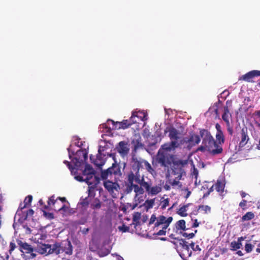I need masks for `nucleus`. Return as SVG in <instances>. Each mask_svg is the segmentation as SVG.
<instances>
[{
  "instance_id": "2eb2a0df",
  "label": "nucleus",
  "mask_w": 260,
  "mask_h": 260,
  "mask_svg": "<svg viewBox=\"0 0 260 260\" xmlns=\"http://www.w3.org/2000/svg\"><path fill=\"white\" fill-rule=\"evenodd\" d=\"M47 203L48 205H45L44 207V209L46 210H48L49 209V206L51 205L53 206L54 210L56 211H63L66 212L68 209V207L64 204L62 205L60 207L55 206V204H58L59 202H57V200L55 199L54 195H52L49 198Z\"/></svg>"
},
{
  "instance_id": "ddd939ff",
  "label": "nucleus",
  "mask_w": 260,
  "mask_h": 260,
  "mask_svg": "<svg viewBox=\"0 0 260 260\" xmlns=\"http://www.w3.org/2000/svg\"><path fill=\"white\" fill-rule=\"evenodd\" d=\"M203 145L206 147L207 150L210 151L213 155L221 153L222 151V148L217 145L213 137Z\"/></svg>"
},
{
  "instance_id": "412c9836",
  "label": "nucleus",
  "mask_w": 260,
  "mask_h": 260,
  "mask_svg": "<svg viewBox=\"0 0 260 260\" xmlns=\"http://www.w3.org/2000/svg\"><path fill=\"white\" fill-rule=\"evenodd\" d=\"M200 135L201 137L202 138V144L207 142L213 137L211 136L210 132L207 129H201L200 131Z\"/></svg>"
},
{
  "instance_id": "cd10ccee",
  "label": "nucleus",
  "mask_w": 260,
  "mask_h": 260,
  "mask_svg": "<svg viewBox=\"0 0 260 260\" xmlns=\"http://www.w3.org/2000/svg\"><path fill=\"white\" fill-rule=\"evenodd\" d=\"M32 200V197L31 195L27 196L24 200L23 205L22 204H20L19 208L21 209H24L27 206H29Z\"/></svg>"
},
{
  "instance_id": "72a5a7b5",
  "label": "nucleus",
  "mask_w": 260,
  "mask_h": 260,
  "mask_svg": "<svg viewBox=\"0 0 260 260\" xmlns=\"http://www.w3.org/2000/svg\"><path fill=\"white\" fill-rule=\"evenodd\" d=\"M75 178L79 181H85L87 184L89 185L92 184V182L89 181L88 177H85V178H83V176L78 175L75 176Z\"/></svg>"
},
{
  "instance_id": "58836bf2",
  "label": "nucleus",
  "mask_w": 260,
  "mask_h": 260,
  "mask_svg": "<svg viewBox=\"0 0 260 260\" xmlns=\"http://www.w3.org/2000/svg\"><path fill=\"white\" fill-rule=\"evenodd\" d=\"M161 208L162 209H165L169 204V199L167 198L164 199L163 201L161 202Z\"/></svg>"
},
{
  "instance_id": "5fc2aeb1",
  "label": "nucleus",
  "mask_w": 260,
  "mask_h": 260,
  "mask_svg": "<svg viewBox=\"0 0 260 260\" xmlns=\"http://www.w3.org/2000/svg\"><path fill=\"white\" fill-rule=\"evenodd\" d=\"M26 214L27 216H32L33 214H34V211L32 209H30L27 211Z\"/></svg>"
},
{
  "instance_id": "4468645a",
  "label": "nucleus",
  "mask_w": 260,
  "mask_h": 260,
  "mask_svg": "<svg viewBox=\"0 0 260 260\" xmlns=\"http://www.w3.org/2000/svg\"><path fill=\"white\" fill-rule=\"evenodd\" d=\"M139 187H141L140 190L134 189V192L136 193V196L143 194L145 190L147 192L149 190V188L152 185V182L150 180L146 181L144 179V175L140 180V181L138 183Z\"/></svg>"
},
{
  "instance_id": "c03bdc74",
  "label": "nucleus",
  "mask_w": 260,
  "mask_h": 260,
  "mask_svg": "<svg viewBox=\"0 0 260 260\" xmlns=\"http://www.w3.org/2000/svg\"><path fill=\"white\" fill-rule=\"evenodd\" d=\"M16 248V244L13 242H11L10 243V249L9 250V253L11 254Z\"/></svg>"
},
{
  "instance_id": "0eeeda50",
  "label": "nucleus",
  "mask_w": 260,
  "mask_h": 260,
  "mask_svg": "<svg viewBox=\"0 0 260 260\" xmlns=\"http://www.w3.org/2000/svg\"><path fill=\"white\" fill-rule=\"evenodd\" d=\"M88 153L85 149H80L78 150L75 156L72 159V162L74 164L75 167L77 168H80L84 161H86L88 158Z\"/></svg>"
},
{
  "instance_id": "9b49d317",
  "label": "nucleus",
  "mask_w": 260,
  "mask_h": 260,
  "mask_svg": "<svg viewBox=\"0 0 260 260\" xmlns=\"http://www.w3.org/2000/svg\"><path fill=\"white\" fill-rule=\"evenodd\" d=\"M118 181L109 179H107L104 181V187L114 198L115 197V196L116 195V193H118L120 190V185L118 183Z\"/></svg>"
},
{
  "instance_id": "4c0bfd02",
  "label": "nucleus",
  "mask_w": 260,
  "mask_h": 260,
  "mask_svg": "<svg viewBox=\"0 0 260 260\" xmlns=\"http://www.w3.org/2000/svg\"><path fill=\"white\" fill-rule=\"evenodd\" d=\"M222 118L223 120L225 122L226 124L230 123L229 118V111L228 109L225 110L224 112L222 115Z\"/></svg>"
},
{
  "instance_id": "603ef678",
  "label": "nucleus",
  "mask_w": 260,
  "mask_h": 260,
  "mask_svg": "<svg viewBox=\"0 0 260 260\" xmlns=\"http://www.w3.org/2000/svg\"><path fill=\"white\" fill-rule=\"evenodd\" d=\"M214 187V186H213V185L209 189L207 192L204 195V197H205V196H208L211 192H212L214 190V189H213Z\"/></svg>"
},
{
  "instance_id": "dca6fc26",
  "label": "nucleus",
  "mask_w": 260,
  "mask_h": 260,
  "mask_svg": "<svg viewBox=\"0 0 260 260\" xmlns=\"http://www.w3.org/2000/svg\"><path fill=\"white\" fill-rule=\"evenodd\" d=\"M258 76H260V71L253 70L240 77L239 78V81L251 82L254 77Z\"/></svg>"
},
{
  "instance_id": "f257e3e1",
  "label": "nucleus",
  "mask_w": 260,
  "mask_h": 260,
  "mask_svg": "<svg viewBox=\"0 0 260 260\" xmlns=\"http://www.w3.org/2000/svg\"><path fill=\"white\" fill-rule=\"evenodd\" d=\"M141 167V162L137 159H134L132 165V168L126 175L127 183L124 192L125 194L131 193L134 189L140 190L141 187H139L138 183L140 181L143 175L140 173V169Z\"/></svg>"
},
{
  "instance_id": "0e129e2a",
  "label": "nucleus",
  "mask_w": 260,
  "mask_h": 260,
  "mask_svg": "<svg viewBox=\"0 0 260 260\" xmlns=\"http://www.w3.org/2000/svg\"><path fill=\"white\" fill-rule=\"evenodd\" d=\"M139 216H140V214H139V216L138 217H137L136 216H134L133 217V220L134 221H136L137 219H138L139 218Z\"/></svg>"
},
{
  "instance_id": "20e7f679",
  "label": "nucleus",
  "mask_w": 260,
  "mask_h": 260,
  "mask_svg": "<svg viewBox=\"0 0 260 260\" xmlns=\"http://www.w3.org/2000/svg\"><path fill=\"white\" fill-rule=\"evenodd\" d=\"M173 220L171 216L166 218L164 215H160L158 217L157 221L154 223V230L157 231L155 235L158 236L165 235L166 229Z\"/></svg>"
},
{
  "instance_id": "c9c22d12",
  "label": "nucleus",
  "mask_w": 260,
  "mask_h": 260,
  "mask_svg": "<svg viewBox=\"0 0 260 260\" xmlns=\"http://www.w3.org/2000/svg\"><path fill=\"white\" fill-rule=\"evenodd\" d=\"M63 163L68 166V168L70 169L72 173L76 172L77 170L79 169L76 168V167H73V166L71 164L70 162L68 161V160H64Z\"/></svg>"
},
{
  "instance_id": "423d86ee",
  "label": "nucleus",
  "mask_w": 260,
  "mask_h": 260,
  "mask_svg": "<svg viewBox=\"0 0 260 260\" xmlns=\"http://www.w3.org/2000/svg\"><path fill=\"white\" fill-rule=\"evenodd\" d=\"M169 137L171 140L170 142L166 143L165 145L175 149L179 147L181 143L179 142L181 133L175 127L171 126L168 128Z\"/></svg>"
},
{
  "instance_id": "6e6552de",
  "label": "nucleus",
  "mask_w": 260,
  "mask_h": 260,
  "mask_svg": "<svg viewBox=\"0 0 260 260\" xmlns=\"http://www.w3.org/2000/svg\"><path fill=\"white\" fill-rule=\"evenodd\" d=\"M136 117H138V113L136 112H133L132 115L129 120H123L121 122H114L113 120L109 119L108 121H111L113 126H115L114 128L116 129H125L132 125L133 123L136 122V121L133 120Z\"/></svg>"
},
{
  "instance_id": "052dcab7",
  "label": "nucleus",
  "mask_w": 260,
  "mask_h": 260,
  "mask_svg": "<svg viewBox=\"0 0 260 260\" xmlns=\"http://www.w3.org/2000/svg\"><path fill=\"white\" fill-rule=\"evenodd\" d=\"M236 253L239 256H243V252L241 250L238 251Z\"/></svg>"
},
{
  "instance_id": "c85d7f7f",
  "label": "nucleus",
  "mask_w": 260,
  "mask_h": 260,
  "mask_svg": "<svg viewBox=\"0 0 260 260\" xmlns=\"http://www.w3.org/2000/svg\"><path fill=\"white\" fill-rule=\"evenodd\" d=\"M201 141V139L199 136L197 135H192L190 136L187 140V142L190 143H194V144H199Z\"/></svg>"
},
{
  "instance_id": "39448f33",
  "label": "nucleus",
  "mask_w": 260,
  "mask_h": 260,
  "mask_svg": "<svg viewBox=\"0 0 260 260\" xmlns=\"http://www.w3.org/2000/svg\"><path fill=\"white\" fill-rule=\"evenodd\" d=\"M53 251L55 255L63 252L68 255H71L73 253V247L71 242L67 240L61 243L55 242L54 243Z\"/></svg>"
},
{
  "instance_id": "2f4dec72",
  "label": "nucleus",
  "mask_w": 260,
  "mask_h": 260,
  "mask_svg": "<svg viewBox=\"0 0 260 260\" xmlns=\"http://www.w3.org/2000/svg\"><path fill=\"white\" fill-rule=\"evenodd\" d=\"M141 162V167L142 166V164L144 165L145 169L150 173H152L154 172V170L152 169L151 165L146 160L140 161Z\"/></svg>"
},
{
  "instance_id": "79ce46f5",
  "label": "nucleus",
  "mask_w": 260,
  "mask_h": 260,
  "mask_svg": "<svg viewBox=\"0 0 260 260\" xmlns=\"http://www.w3.org/2000/svg\"><path fill=\"white\" fill-rule=\"evenodd\" d=\"M189 246H190V247L192 248V249L193 250V251H200L201 250V248L200 247L199 245H195V243L194 242H191Z\"/></svg>"
},
{
  "instance_id": "49530a36",
  "label": "nucleus",
  "mask_w": 260,
  "mask_h": 260,
  "mask_svg": "<svg viewBox=\"0 0 260 260\" xmlns=\"http://www.w3.org/2000/svg\"><path fill=\"white\" fill-rule=\"evenodd\" d=\"M194 233H191L188 234L187 233H183L182 234V236L185 238H187L188 239H191L194 237Z\"/></svg>"
},
{
  "instance_id": "37998d69",
  "label": "nucleus",
  "mask_w": 260,
  "mask_h": 260,
  "mask_svg": "<svg viewBox=\"0 0 260 260\" xmlns=\"http://www.w3.org/2000/svg\"><path fill=\"white\" fill-rule=\"evenodd\" d=\"M253 249V246L251 243H246L245 245V250L247 252H250Z\"/></svg>"
},
{
  "instance_id": "864d4df0",
  "label": "nucleus",
  "mask_w": 260,
  "mask_h": 260,
  "mask_svg": "<svg viewBox=\"0 0 260 260\" xmlns=\"http://www.w3.org/2000/svg\"><path fill=\"white\" fill-rule=\"evenodd\" d=\"M199 225V223L198 222V220L196 219L194 220V223H193L192 227V228H197Z\"/></svg>"
},
{
  "instance_id": "3c124183",
  "label": "nucleus",
  "mask_w": 260,
  "mask_h": 260,
  "mask_svg": "<svg viewBox=\"0 0 260 260\" xmlns=\"http://www.w3.org/2000/svg\"><path fill=\"white\" fill-rule=\"evenodd\" d=\"M102 151H104L103 148H102L101 146H100L99 148V150H98V154H97V159H99V157H100V156L102 154Z\"/></svg>"
},
{
  "instance_id": "b1692460",
  "label": "nucleus",
  "mask_w": 260,
  "mask_h": 260,
  "mask_svg": "<svg viewBox=\"0 0 260 260\" xmlns=\"http://www.w3.org/2000/svg\"><path fill=\"white\" fill-rule=\"evenodd\" d=\"M191 204V203H188L181 207L177 211V213L182 217L186 216L187 215L186 213L187 209Z\"/></svg>"
},
{
  "instance_id": "393cba45",
  "label": "nucleus",
  "mask_w": 260,
  "mask_h": 260,
  "mask_svg": "<svg viewBox=\"0 0 260 260\" xmlns=\"http://www.w3.org/2000/svg\"><path fill=\"white\" fill-rule=\"evenodd\" d=\"M179 245L181 247L182 251H186L190 256L191 252L189 253V246L188 245V243L184 239H180L179 240Z\"/></svg>"
},
{
  "instance_id": "9d476101",
  "label": "nucleus",
  "mask_w": 260,
  "mask_h": 260,
  "mask_svg": "<svg viewBox=\"0 0 260 260\" xmlns=\"http://www.w3.org/2000/svg\"><path fill=\"white\" fill-rule=\"evenodd\" d=\"M173 164L172 170V173L176 176H179L178 179H181L183 174L184 173L183 167L187 164L186 160L181 159H174L172 162Z\"/></svg>"
},
{
  "instance_id": "a18cd8bd",
  "label": "nucleus",
  "mask_w": 260,
  "mask_h": 260,
  "mask_svg": "<svg viewBox=\"0 0 260 260\" xmlns=\"http://www.w3.org/2000/svg\"><path fill=\"white\" fill-rule=\"evenodd\" d=\"M158 217H156L154 214H152L151 216V218L150 219L149 224H152L157 221Z\"/></svg>"
},
{
  "instance_id": "6e6d98bb",
  "label": "nucleus",
  "mask_w": 260,
  "mask_h": 260,
  "mask_svg": "<svg viewBox=\"0 0 260 260\" xmlns=\"http://www.w3.org/2000/svg\"><path fill=\"white\" fill-rule=\"evenodd\" d=\"M57 201L58 200H60L62 203H64L66 202V199L64 197H58L56 199Z\"/></svg>"
},
{
  "instance_id": "13d9d810",
  "label": "nucleus",
  "mask_w": 260,
  "mask_h": 260,
  "mask_svg": "<svg viewBox=\"0 0 260 260\" xmlns=\"http://www.w3.org/2000/svg\"><path fill=\"white\" fill-rule=\"evenodd\" d=\"M240 194L242 198H245L246 197V196L247 195V194L244 191H241L240 192Z\"/></svg>"
},
{
  "instance_id": "4be33fe9",
  "label": "nucleus",
  "mask_w": 260,
  "mask_h": 260,
  "mask_svg": "<svg viewBox=\"0 0 260 260\" xmlns=\"http://www.w3.org/2000/svg\"><path fill=\"white\" fill-rule=\"evenodd\" d=\"M213 186H214L215 189L219 193V194L223 197L225 183L221 180H218L216 183L213 185Z\"/></svg>"
},
{
  "instance_id": "8fccbe9b",
  "label": "nucleus",
  "mask_w": 260,
  "mask_h": 260,
  "mask_svg": "<svg viewBox=\"0 0 260 260\" xmlns=\"http://www.w3.org/2000/svg\"><path fill=\"white\" fill-rule=\"evenodd\" d=\"M137 206H138V204L137 203H135V204H129V203H127V205H126L127 208L128 209L129 208L132 210L135 209V208H136L137 207Z\"/></svg>"
},
{
  "instance_id": "a878e982",
  "label": "nucleus",
  "mask_w": 260,
  "mask_h": 260,
  "mask_svg": "<svg viewBox=\"0 0 260 260\" xmlns=\"http://www.w3.org/2000/svg\"><path fill=\"white\" fill-rule=\"evenodd\" d=\"M185 221L183 219L178 220L175 224V226L177 230H182L183 231H186Z\"/></svg>"
},
{
  "instance_id": "e433bc0d",
  "label": "nucleus",
  "mask_w": 260,
  "mask_h": 260,
  "mask_svg": "<svg viewBox=\"0 0 260 260\" xmlns=\"http://www.w3.org/2000/svg\"><path fill=\"white\" fill-rule=\"evenodd\" d=\"M198 210H202L204 211L205 213H208L211 211V207L208 205H200Z\"/></svg>"
},
{
  "instance_id": "09e8293b",
  "label": "nucleus",
  "mask_w": 260,
  "mask_h": 260,
  "mask_svg": "<svg viewBox=\"0 0 260 260\" xmlns=\"http://www.w3.org/2000/svg\"><path fill=\"white\" fill-rule=\"evenodd\" d=\"M227 126V131L228 133L231 135L232 136L233 134V129L232 126H231L230 123L228 124H226Z\"/></svg>"
},
{
  "instance_id": "bb28decb",
  "label": "nucleus",
  "mask_w": 260,
  "mask_h": 260,
  "mask_svg": "<svg viewBox=\"0 0 260 260\" xmlns=\"http://www.w3.org/2000/svg\"><path fill=\"white\" fill-rule=\"evenodd\" d=\"M161 191V188L160 186L155 185L154 186H150L149 190L147 191L148 194L151 195H156Z\"/></svg>"
},
{
  "instance_id": "de8ad7c7",
  "label": "nucleus",
  "mask_w": 260,
  "mask_h": 260,
  "mask_svg": "<svg viewBox=\"0 0 260 260\" xmlns=\"http://www.w3.org/2000/svg\"><path fill=\"white\" fill-rule=\"evenodd\" d=\"M247 205V201L245 200H242V201L239 203V206L242 208L243 210H245L246 209V206Z\"/></svg>"
},
{
  "instance_id": "5701e85b",
  "label": "nucleus",
  "mask_w": 260,
  "mask_h": 260,
  "mask_svg": "<svg viewBox=\"0 0 260 260\" xmlns=\"http://www.w3.org/2000/svg\"><path fill=\"white\" fill-rule=\"evenodd\" d=\"M243 240V237H239L238 238L237 241H232L230 244V249L232 251H236L240 249L242 246V240Z\"/></svg>"
},
{
  "instance_id": "338daca9",
  "label": "nucleus",
  "mask_w": 260,
  "mask_h": 260,
  "mask_svg": "<svg viewBox=\"0 0 260 260\" xmlns=\"http://www.w3.org/2000/svg\"><path fill=\"white\" fill-rule=\"evenodd\" d=\"M257 148L260 150V139L258 141V144H257Z\"/></svg>"
},
{
  "instance_id": "f03ea898",
  "label": "nucleus",
  "mask_w": 260,
  "mask_h": 260,
  "mask_svg": "<svg viewBox=\"0 0 260 260\" xmlns=\"http://www.w3.org/2000/svg\"><path fill=\"white\" fill-rule=\"evenodd\" d=\"M175 149L168 146V145L163 144L159 149L156 156V162L161 167H169L171 165L173 160L174 159V156L168 153Z\"/></svg>"
},
{
  "instance_id": "f8f14e48",
  "label": "nucleus",
  "mask_w": 260,
  "mask_h": 260,
  "mask_svg": "<svg viewBox=\"0 0 260 260\" xmlns=\"http://www.w3.org/2000/svg\"><path fill=\"white\" fill-rule=\"evenodd\" d=\"M53 244H43L41 242H38L37 246L35 247V252H38L40 254L45 255L53 254L54 253L53 251Z\"/></svg>"
},
{
  "instance_id": "c756f323",
  "label": "nucleus",
  "mask_w": 260,
  "mask_h": 260,
  "mask_svg": "<svg viewBox=\"0 0 260 260\" xmlns=\"http://www.w3.org/2000/svg\"><path fill=\"white\" fill-rule=\"evenodd\" d=\"M254 216V214L252 212H248L242 217L241 220L242 221L250 220L253 219Z\"/></svg>"
},
{
  "instance_id": "7ed1b4c3",
  "label": "nucleus",
  "mask_w": 260,
  "mask_h": 260,
  "mask_svg": "<svg viewBox=\"0 0 260 260\" xmlns=\"http://www.w3.org/2000/svg\"><path fill=\"white\" fill-rule=\"evenodd\" d=\"M121 168L120 164L115 161L111 167L101 171V177L102 179L103 180L109 179H113L114 181H120V178L122 174Z\"/></svg>"
},
{
  "instance_id": "69168bd1",
  "label": "nucleus",
  "mask_w": 260,
  "mask_h": 260,
  "mask_svg": "<svg viewBox=\"0 0 260 260\" xmlns=\"http://www.w3.org/2000/svg\"><path fill=\"white\" fill-rule=\"evenodd\" d=\"M46 238V235H42L41 239L43 240L45 239Z\"/></svg>"
},
{
  "instance_id": "6ab92c4d",
  "label": "nucleus",
  "mask_w": 260,
  "mask_h": 260,
  "mask_svg": "<svg viewBox=\"0 0 260 260\" xmlns=\"http://www.w3.org/2000/svg\"><path fill=\"white\" fill-rule=\"evenodd\" d=\"M83 175L85 177H88L89 181L95 176V171L92 167L89 164H86L84 170L83 171Z\"/></svg>"
},
{
  "instance_id": "7c9ffc66",
  "label": "nucleus",
  "mask_w": 260,
  "mask_h": 260,
  "mask_svg": "<svg viewBox=\"0 0 260 260\" xmlns=\"http://www.w3.org/2000/svg\"><path fill=\"white\" fill-rule=\"evenodd\" d=\"M101 207V202L97 198L95 199L91 204V208L93 209H99Z\"/></svg>"
},
{
  "instance_id": "4d7b16f0",
  "label": "nucleus",
  "mask_w": 260,
  "mask_h": 260,
  "mask_svg": "<svg viewBox=\"0 0 260 260\" xmlns=\"http://www.w3.org/2000/svg\"><path fill=\"white\" fill-rule=\"evenodd\" d=\"M187 193L186 194V196H185V199H187L190 195L191 194V191H189L188 189H187Z\"/></svg>"
},
{
  "instance_id": "473e14b6",
  "label": "nucleus",
  "mask_w": 260,
  "mask_h": 260,
  "mask_svg": "<svg viewBox=\"0 0 260 260\" xmlns=\"http://www.w3.org/2000/svg\"><path fill=\"white\" fill-rule=\"evenodd\" d=\"M179 176H176L175 178L170 182L171 185L173 187H175L176 186H178L179 188H181L182 187V183L179 182L180 179H178Z\"/></svg>"
},
{
  "instance_id": "a19ab883",
  "label": "nucleus",
  "mask_w": 260,
  "mask_h": 260,
  "mask_svg": "<svg viewBox=\"0 0 260 260\" xmlns=\"http://www.w3.org/2000/svg\"><path fill=\"white\" fill-rule=\"evenodd\" d=\"M118 229L120 231H121L123 233H125L127 232H129V227L125 225V224H122V226H118Z\"/></svg>"
},
{
  "instance_id": "f3484780",
  "label": "nucleus",
  "mask_w": 260,
  "mask_h": 260,
  "mask_svg": "<svg viewBox=\"0 0 260 260\" xmlns=\"http://www.w3.org/2000/svg\"><path fill=\"white\" fill-rule=\"evenodd\" d=\"M116 150L121 156L124 157L127 155L129 149L127 146V142L125 141H120L116 146Z\"/></svg>"
},
{
  "instance_id": "bf43d9fd",
  "label": "nucleus",
  "mask_w": 260,
  "mask_h": 260,
  "mask_svg": "<svg viewBox=\"0 0 260 260\" xmlns=\"http://www.w3.org/2000/svg\"><path fill=\"white\" fill-rule=\"evenodd\" d=\"M199 149L204 151V150H207V148H206V147H205V146H204V145L202 144V146H201L200 147Z\"/></svg>"
},
{
  "instance_id": "f704fd0d",
  "label": "nucleus",
  "mask_w": 260,
  "mask_h": 260,
  "mask_svg": "<svg viewBox=\"0 0 260 260\" xmlns=\"http://www.w3.org/2000/svg\"><path fill=\"white\" fill-rule=\"evenodd\" d=\"M88 197L89 196L84 199H82L80 200V204L82 206V207L86 208L88 206L89 203Z\"/></svg>"
},
{
  "instance_id": "ea45409f",
  "label": "nucleus",
  "mask_w": 260,
  "mask_h": 260,
  "mask_svg": "<svg viewBox=\"0 0 260 260\" xmlns=\"http://www.w3.org/2000/svg\"><path fill=\"white\" fill-rule=\"evenodd\" d=\"M154 203L153 200H147L145 201V204L146 207L148 209L152 208Z\"/></svg>"
},
{
  "instance_id": "a211bd4d",
  "label": "nucleus",
  "mask_w": 260,
  "mask_h": 260,
  "mask_svg": "<svg viewBox=\"0 0 260 260\" xmlns=\"http://www.w3.org/2000/svg\"><path fill=\"white\" fill-rule=\"evenodd\" d=\"M241 140L239 143V147H243L245 146L249 140L248 135V131L246 127L243 128L241 131L240 133Z\"/></svg>"
},
{
  "instance_id": "680f3d73",
  "label": "nucleus",
  "mask_w": 260,
  "mask_h": 260,
  "mask_svg": "<svg viewBox=\"0 0 260 260\" xmlns=\"http://www.w3.org/2000/svg\"><path fill=\"white\" fill-rule=\"evenodd\" d=\"M95 165L99 167H101L104 165L103 162H101L100 164L98 163L96 161L94 162Z\"/></svg>"
},
{
  "instance_id": "aec40b11",
  "label": "nucleus",
  "mask_w": 260,
  "mask_h": 260,
  "mask_svg": "<svg viewBox=\"0 0 260 260\" xmlns=\"http://www.w3.org/2000/svg\"><path fill=\"white\" fill-rule=\"evenodd\" d=\"M215 128L217 130L216 134V140L219 144H223L224 142V137L220 125L219 123H216Z\"/></svg>"
},
{
  "instance_id": "e2e57ef3",
  "label": "nucleus",
  "mask_w": 260,
  "mask_h": 260,
  "mask_svg": "<svg viewBox=\"0 0 260 260\" xmlns=\"http://www.w3.org/2000/svg\"><path fill=\"white\" fill-rule=\"evenodd\" d=\"M164 188H165L166 190H169L170 189V186L169 185H168L167 184H166L165 186H164Z\"/></svg>"
},
{
  "instance_id": "1a4fd4ad",
  "label": "nucleus",
  "mask_w": 260,
  "mask_h": 260,
  "mask_svg": "<svg viewBox=\"0 0 260 260\" xmlns=\"http://www.w3.org/2000/svg\"><path fill=\"white\" fill-rule=\"evenodd\" d=\"M17 244L19 246V250L22 253L30 254V258H34L36 257L37 254L34 253L35 252V247L26 242H23L18 240Z\"/></svg>"
},
{
  "instance_id": "774afa93",
  "label": "nucleus",
  "mask_w": 260,
  "mask_h": 260,
  "mask_svg": "<svg viewBox=\"0 0 260 260\" xmlns=\"http://www.w3.org/2000/svg\"><path fill=\"white\" fill-rule=\"evenodd\" d=\"M258 247H259V248H257L256 251L258 252H260V244H259Z\"/></svg>"
}]
</instances>
